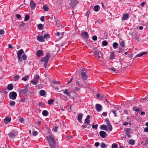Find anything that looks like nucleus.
<instances>
[{"mask_svg":"<svg viewBox=\"0 0 148 148\" xmlns=\"http://www.w3.org/2000/svg\"><path fill=\"white\" fill-rule=\"evenodd\" d=\"M19 92L20 94H25L27 92V90L25 88L24 89L20 90Z\"/></svg>","mask_w":148,"mask_h":148,"instance_id":"a211bd4d","label":"nucleus"},{"mask_svg":"<svg viewBox=\"0 0 148 148\" xmlns=\"http://www.w3.org/2000/svg\"><path fill=\"white\" fill-rule=\"evenodd\" d=\"M50 57V55L49 53H47L45 57L42 58L41 59V61L42 62H44V66L45 68H46L47 66L49 58Z\"/></svg>","mask_w":148,"mask_h":148,"instance_id":"f03ea898","label":"nucleus"},{"mask_svg":"<svg viewBox=\"0 0 148 148\" xmlns=\"http://www.w3.org/2000/svg\"><path fill=\"white\" fill-rule=\"evenodd\" d=\"M10 121V119L9 118H7L4 120V122L6 124H7Z\"/></svg>","mask_w":148,"mask_h":148,"instance_id":"5701e85b","label":"nucleus"},{"mask_svg":"<svg viewBox=\"0 0 148 148\" xmlns=\"http://www.w3.org/2000/svg\"><path fill=\"white\" fill-rule=\"evenodd\" d=\"M16 16V17L18 19H19L21 18V15L19 14H17Z\"/></svg>","mask_w":148,"mask_h":148,"instance_id":"69168bd1","label":"nucleus"},{"mask_svg":"<svg viewBox=\"0 0 148 148\" xmlns=\"http://www.w3.org/2000/svg\"><path fill=\"white\" fill-rule=\"evenodd\" d=\"M118 43L116 42H114L113 44V47L114 49H116L118 47Z\"/></svg>","mask_w":148,"mask_h":148,"instance_id":"7c9ffc66","label":"nucleus"},{"mask_svg":"<svg viewBox=\"0 0 148 148\" xmlns=\"http://www.w3.org/2000/svg\"><path fill=\"white\" fill-rule=\"evenodd\" d=\"M129 16V14H123L121 18L122 20H127Z\"/></svg>","mask_w":148,"mask_h":148,"instance_id":"9b49d317","label":"nucleus"},{"mask_svg":"<svg viewBox=\"0 0 148 148\" xmlns=\"http://www.w3.org/2000/svg\"><path fill=\"white\" fill-rule=\"evenodd\" d=\"M134 140H130L129 143V144H131L132 145H133L134 144Z\"/></svg>","mask_w":148,"mask_h":148,"instance_id":"f704fd0d","label":"nucleus"},{"mask_svg":"<svg viewBox=\"0 0 148 148\" xmlns=\"http://www.w3.org/2000/svg\"><path fill=\"white\" fill-rule=\"evenodd\" d=\"M48 111L46 110H44L42 112V114L44 116H47L48 115Z\"/></svg>","mask_w":148,"mask_h":148,"instance_id":"393cba45","label":"nucleus"},{"mask_svg":"<svg viewBox=\"0 0 148 148\" xmlns=\"http://www.w3.org/2000/svg\"><path fill=\"white\" fill-rule=\"evenodd\" d=\"M81 76L82 78L85 80L86 79L87 77L86 76V72L85 69H82V70Z\"/></svg>","mask_w":148,"mask_h":148,"instance_id":"0eeeda50","label":"nucleus"},{"mask_svg":"<svg viewBox=\"0 0 148 148\" xmlns=\"http://www.w3.org/2000/svg\"><path fill=\"white\" fill-rule=\"evenodd\" d=\"M110 59L111 60H112L114 58V53L113 52H111L110 55Z\"/></svg>","mask_w":148,"mask_h":148,"instance_id":"473e14b6","label":"nucleus"},{"mask_svg":"<svg viewBox=\"0 0 148 148\" xmlns=\"http://www.w3.org/2000/svg\"><path fill=\"white\" fill-rule=\"evenodd\" d=\"M82 116L83 115L81 114H79L78 116L77 120L79 123L82 122Z\"/></svg>","mask_w":148,"mask_h":148,"instance_id":"412c9836","label":"nucleus"},{"mask_svg":"<svg viewBox=\"0 0 148 148\" xmlns=\"http://www.w3.org/2000/svg\"><path fill=\"white\" fill-rule=\"evenodd\" d=\"M131 130L130 128H126L125 129L124 131L126 132V133H129V132L131 131Z\"/></svg>","mask_w":148,"mask_h":148,"instance_id":"37998d69","label":"nucleus"},{"mask_svg":"<svg viewBox=\"0 0 148 148\" xmlns=\"http://www.w3.org/2000/svg\"><path fill=\"white\" fill-rule=\"evenodd\" d=\"M93 53L95 54V55H98V54H99L98 52L96 51H94Z\"/></svg>","mask_w":148,"mask_h":148,"instance_id":"774afa93","label":"nucleus"},{"mask_svg":"<svg viewBox=\"0 0 148 148\" xmlns=\"http://www.w3.org/2000/svg\"><path fill=\"white\" fill-rule=\"evenodd\" d=\"M133 110L134 111H135L137 112L139 111V109L137 108V107L136 106H134L133 107Z\"/></svg>","mask_w":148,"mask_h":148,"instance_id":"e433bc0d","label":"nucleus"},{"mask_svg":"<svg viewBox=\"0 0 148 148\" xmlns=\"http://www.w3.org/2000/svg\"><path fill=\"white\" fill-rule=\"evenodd\" d=\"M104 99L106 101L108 102H109V101H108L107 99H106V97H104V96L102 95L100 97V99Z\"/></svg>","mask_w":148,"mask_h":148,"instance_id":"09e8293b","label":"nucleus"},{"mask_svg":"<svg viewBox=\"0 0 148 148\" xmlns=\"http://www.w3.org/2000/svg\"><path fill=\"white\" fill-rule=\"evenodd\" d=\"M40 20L42 21H44L45 19V17L44 16H42L40 18Z\"/></svg>","mask_w":148,"mask_h":148,"instance_id":"4d7b16f0","label":"nucleus"},{"mask_svg":"<svg viewBox=\"0 0 148 148\" xmlns=\"http://www.w3.org/2000/svg\"><path fill=\"white\" fill-rule=\"evenodd\" d=\"M58 128V127H55L53 128V129L52 130H53V131H55L56 132L57 131Z\"/></svg>","mask_w":148,"mask_h":148,"instance_id":"5fc2aeb1","label":"nucleus"},{"mask_svg":"<svg viewBox=\"0 0 148 148\" xmlns=\"http://www.w3.org/2000/svg\"><path fill=\"white\" fill-rule=\"evenodd\" d=\"M40 77L38 75H35L34 76V79L36 81H38V80L39 79Z\"/></svg>","mask_w":148,"mask_h":148,"instance_id":"cd10ccee","label":"nucleus"},{"mask_svg":"<svg viewBox=\"0 0 148 148\" xmlns=\"http://www.w3.org/2000/svg\"><path fill=\"white\" fill-rule=\"evenodd\" d=\"M47 138L50 147L51 148H55L56 146V143L53 136L51 135H50L48 136Z\"/></svg>","mask_w":148,"mask_h":148,"instance_id":"f257e3e1","label":"nucleus"},{"mask_svg":"<svg viewBox=\"0 0 148 148\" xmlns=\"http://www.w3.org/2000/svg\"><path fill=\"white\" fill-rule=\"evenodd\" d=\"M38 83V81H36L34 79L33 80L31 81V83L32 84H34L35 85H37Z\"/></svg>","mask_w":148,"mask_h":148,"instance_id":"2f4dec72","label":"nucleus"},{"mask_svg":"<svg viewBox=\"0 0 148 148\" xmlns=\"http://www.w3.org/2000/svg\"><path fill=\"white\" fill-rule=\"evenodd\" d=\"M100 128L101 129L106 131L108 130V127L106 125H103L101 126Z\"/></svg>","mask_w":148,"mask_h":148,"instance_id":"aec40b11","label":"nucleus"},{"mask_svg":"<svg viewBox=\"0 0 148 148\" xmlns=\"http://www.w3.org/2000/svg\"><path fill=\"white\" fill-rule=\"evenodd\" d=\"M111 70L114 71V72L116 73V70L115 69L114 67H112L111 69H110Z\"/></svg>","mask_w":148,"mask_h":148,"instance_id":"bf43d9fd","label":"nucleus"},{"mask_svg":"<svg viewBox=\"0 0 148 148\" xmlns=\"http://www.w3.org/2000/svg\"><path fill=\"white\" fill-rule=\"evenodd\" d=\"M24 119L22 118H20L19 119V122L23 123L24 122Z\"/></svg>","mask_w":148,"mask_h":148,"instance_id":"864d4df0","label":"nucleus"},{"mask_svg":"<svg viewBox=\"0 0 148 148\" xmlns=\"http://www.w3.org/2000/svg\"><path fill=\"white\" fill-rule=\"evenodd\" d=\"M125 42L123 40H122L120 42V45L122 48H123L125 47Z\"/></svg>","mask_w":148,"mask_h":148,"instance_id":"4be33fe9","label":"nucleus"},{"mask_svg":"<svg viewBox=\"0 0 148 148\" xmlns=\"http://www.w3.org/2000/svg\"><path fill=\"white\" fill-rule=\"evenodd\" d=\"M119 109L116 108L112 110V112L114 114L115 116H117L118 114H119V111H118Z\"/></svg>","mask_w":148,"mask_h":148,"instance_id":"1a4fd4ad","label":"nucleus"},{"mask_svg":"<svg viewBox=\"0 0 148 148\" xmlns=\"http://www.w3.org/2000/svg\"><path fill=\"white\" fill-rule=\"evenodd\" d=\"M10 104L11 106H14L15 105V102L14 101H11L10 102Z\"/></svg>","mask_w":148,"mask_h":148,"instance_id":"79ce46f5","label":"nucleus"},{"mask_svg":"<svg viewBox=\"0 0 148 148\" xmlns=\"http://www.w3.org/2000/svg\"><path fill=\"white\" fill-rule=\"evenodd\" d=\"M23 53V51L22 49H21L20 50L18 51L17 58L18 59H20V58L21 55Z\"/></svg>","mask_w":148,"mask_h":148,"instance_id":"9d476101","label":"nucleus"},{"mask_svg":"<svg viewBox=\"0 0 148 148\" xmlns=\"http://www.w3.org/2000/svg\"><path fill=\"white\" fill-rule=\"evenodd\" d=\"M33 135L34 136H36L38 134V133L36 131H34L32 133Z\"/></svg>","mask_w":148,"mask_h":148,"instance_id":"3c124183","label":"nucleus"},{"mask_svg":"<svg viewBox=\"0 0 148 148\" xmlns=\"http://www.w3.org/2000/svg\"><path fill=\"white\" fill-rule=\"evenodd\" d=\"M99 6L98 5H95L94 7V10L96 12H97L99 8Z\"/></svg>","mask_w":148,"mask_h":148,"instance_id":"c756f323","label":"nucleus"},{"mask_svg":"<svg viewBox=\"0 0 148 148\" xmlns=\"http://www.w3.org/2000/svg\"><path fill=\"white\" fill-rule=\"evenodd\" d=\"M38 27L39 29L41 30L43 29V26L42 24L40 23L38 25Z\"/></svg>","mask_w":148,"mask_h":148,"instance_id":"72a5a7b5","label":"nucleus"},{"mask_svg":"<svg viewBox=\"0 0 148 148\" xmlns=\"http://www.w3.org/2000/svg\"><path fill=\"white\" fill-rule=\"evenodd\" d=\"M100 146L102 148H105L106 147V144L103 143H101Z\"/></svg>","mask_w":148,"mask_h":148,"instance_id":"ea45409f","label":"nucleus"},{"mask_svg":"<svg viewBox=\"0 0 148 148\" xmlns=\"http://www.w3.org/2000/svg\"><path fill=\"white\" fill-rule=\"evenodd\" d=\"M29 76L26 75L22 77V80L25 81H26L28 79H29Z\"/></svg>","mask_w":148,"mask_h":148,"instance_id":"b1692460","label":"nucleus"},{"mask_svg":"<svg viewBox=\"0 0 148 148\" xmlns=\"http://www.w3.org/2000/svg\"><path fill=\"white\" fill-rule=\"evenodd\" d=\"M147 53V52H143V53H139V54H137L136 56H137V57H140V56H143V55H145Z\"/></svg>","mask_w":148,"mask_h":148,"instance_id":"bb28decb","label":"nucleus"},{"mask_svg":"<svg viewBox=\"0 0 148 148\" xmlns=\"http://www.w3.org/2000/svg\"><path fill=\"white\" fill-rule=\"evenodd\" d=\"M4 31L2 29H0V34L2 35L4 34Z\"/></svg>","mask_w":148,"mask_h":148,"instance_id":"0e129e2a","label":"nucleus"},{"mask_svg":"<svg viewBox=\"0 0 148 148\" xmlns=\"http://www.w3.org/2000/svg\"><path fill=\"white\" fill-rule=\"evenodd\" d=\"M144 132H148V127H145L144 130Z\"/></svg>","mask_w":148,"mask_h":148,"instance_id":"052dcab7","label":"nucleus"},{"mask_svg":"<svg viewBox=\"0 0 148 148\" xmlns=\"http://www.w3.org/2000/svg\"><path fill=\"white\" fill-rule=\"evenodd\" d=\"M23 60H26L27 58V56L25 55H23L22 56Z\"/></svg>","mask_w":148,"mask_h":148,"instance_id":"a18cd8bd","label":"nucleus"},{"mask_svg":"<svg viewBox=\"0 0 148 148\" xmlns=\"http://www.w3.org/2000/svg\"><path fill=\"white\" fill-rule=\"evenodd\" d=\"M63 93L68 96H70L71 93L69 92V89H65L63 91Z\"/></svg>","mask_w":148,"mask_h":148,"instance_id":"f3484780","label":"nucleus"},{"mask_svg":"<svg viewBox=\"0 0 148 148\" xmlns=\"http://www.w3.org/2000/svg\"><path fill=\"white\" fill-rule=\"evenodd\" d=\"M92 38L94 40H97V37L96 36H92Z\"/></svg>","mask_w":148,"mask_h":148,"instance_id":"603ef678","label":"nucleus"},{"mask_svg":"<svg viewBox=\"0 0 148 148\" xmlns=\"http://www.w3.org/2000/svg\"><path fill=\"white\" fill-rule=\"evenodd\" d=\"M99 143L98 142H96L95 144V145L96 147H98L99 145Z\"/></svg>","mask_w":148,"mask_h":148,"instance_id":"e2e57ef3","label":"nucleus"},{"mask_svg":"<svg viewBox=\"0 0 148 148\" xmlns=\"http://www.w3.org/2000/svg\"><path fill=\"white\" fill-rule=\"evenodd\" d=\"M54 101L53 99H51L49 100L48 101V104H51Z\"/></svg>","mask_w":148,"mask_h":148,"instance_id":"8fccbe9b","label":"nucleus"},{"mask_svg":"<svg viewBox=\"0 0 148 148\" xmlns=\"http://www.w3.org/2000/svg\"><path fill=\"white\" fill-rule=\"evenodd\" d=\"M45 94V92L43 90H41L40 91V94L41 96H44Z\"/></svg>","mask_w":148,"mask_h":148,"instance_id":"c85d7f7f","label":"nucleus"},{"mask_svg":"<svg viewBox=\"0 0 148 148\" xmlns=\"http://www.w3.org/2000/svg\"><path fill=\"white\" fill-rule=\"evenodd\" d=\"M30 4L32 9H33L35 8L36 6V4L34 3L33 0H31L30 1Z\"/></svg>","mask_w":148,"mask_h":148,"instance_id":"dca6fc26","label":"nucleus"},{"mask_svg":"<svg viewBox=\"0 0 148 148\" xmlns=\"http://www.w3.org/2000/svg\"><path fill=\"white\" fill-rule=\"evenodd\" d=\"M99 133L100 136L102 138H104L107 136L106 133L103 131H100Z\"/></svg>","mask_w":148,"mask_h":148,"instance_id":"ddd939ff","label":"nucleus"},{"mask_svg":"<svg viewBox=\"0 0 148 148\" xmlns=\"http://www.w3.org/2000/svg\"><path fill=\"white\" fill-rule=\"evenodd\" d=\"M37 39L38 41L41 42H43L45 40V39L43 36H37Z\"/></svg>","mask_w":148,"mask_h":148,"instance_id":"4468645a","label":"nucleus"},{"mask_svg":"<svg viewBox=\"0 0 148 148\" xmlns=\"http://www.w3.org/2000/svg\"><path fill=\"white\" fill-rule=\"evenodd\" d=\"M109 130V131H111L112 129V127L110 123H109V124L108 125Z\"/></svg>","mask_w":148,"mask_h":148,"instance_id":"4c0bfd02","label":"nucleus"},{"mask_svg":"<svg viewBox=\"0 0 148 148\" xmlns=\"http://www.w3.org/2000/svg\"><path fill=\"white\" fill-rule=\"evenodd\" d=\"M125 134L128 136L129 138H131V136L130 134L129 133H127Z\"/></svg>","mask_w":148,"mask_h":148,"instance_id":"680f3d73","label":"nucleus"},{"mask_svg":"<svg viewBox=\"0 0 148 148\" xmlns=\"http://www.w3.org/2000/svg\"><path fill=\"white\" fill-rule=\"evenodd\" d=\"M79 88H78L76 87H74L73 88L74 91H75L79 90Z\"/></svg>","mask_w":148,"mask_h":148,"instance_id":"6e6d98bb","label":"nucleus"},{"mask_svg":"<svg viewBox=\"0 0 148 148\" xmlns=\"http://www.w3.org/2000/svg\"><path fill=\"white\" fill-rule=\"evenodd\" d=\"M20 78V76L19 75H15L14 77V80L16 82Z\"/></svg>","mask_w":148,"mask_h":148,"instance_id":"a878e982","label":"nucleus"},{"mask_svg":"<svg viewBox=\"0 0 148 148\" xmlns=\"http://www.w3.org/2000/svg\"><path fill=\"white\" fill-rule=\"evenodd\" d=\"M108 44V42L106 40L103 41L102 42V45L104 46H107Z\"/></svg>","mask_w":148,"mask_h":148,"instance_id":"58836bf2","label":"nucleus"},{"mask_svg":"<svg viewBox=\"0 0 148 148\" xmlns=\"http://www.w3.org/2000/svg\"><path fill=\"white\" fill-rule=\"evenodd\" d=\"M29 16L28 15H26L25 18V20L26 21H27L29 19Z\"/></svg>","mask_w":148,"mask_h":148,"instance_id":"49530a36","label":"nucleus"},{"mask_svg":"<svg viewBox=\"0 0 148 148\" xmlns=\"http://www.w3.org/2000/svg\"><path fill=\"white\" fill-rule=\"evenodd\" d=\"M13 85L12 84H9L7 86V89L9 90H11L13 88Z\"/></svg>","mask_w":148,"mask_h":148,"instance_id":"6ab92c4d","label":"nucleus"},{"mask_svg":"<svg viewBox=\"0 0 148 148\" xmlns=\"http://www.w3.org/2000/svg\"><path fill=\"white\" fill-rule=\"evenodd\" d=\"M98 127L97 124H96L95 125H92V128H93L97 129Z\"/></svg>","mask_w":148,"mask_h":148,"instance_id":"13d9d810","label":"nucleus"},{"mask_svg":"<svg viewBox=\"0 0 148 148\" xmlns=\"http://www.w3.org/2000/svg\"><path fill=\"white\" fill-rule=\"evenodd\" d=\"M81 36L82 38L85 39H88L89 36L88 32H86L82 31L81 33Z\"/></svg>","mask_w":148,"mask_h":148,"instance_id":"39448f33","label":"nucleus"},{"mask_svg":"<svg viewBox=\"0 0 148 148\" xmlns=\"http://www.w3.org/2000/svg\"><path fill=\"white\" fill-rule=\"evenodd\" d=\"M95 107L96 110L98 112H100L102 110V106L99 104H96Z\"/></svg>","mask_w":148,"mask_h":148,"instance_id":"6e6552de","label":"nucleus"},{"mask_svg":"<svg viewBox=\"0 0 148 148\" xmlns=\"http://www.w3.org/2000/svg\"><path fill=\"white\" fill-rule=\"evenodd\" d=\"M52 82L54 84H59L60 83V81H56L55 80L53 79L52 81Z\"/></svg>","mask_w":148,"mask_h":148,"instance_id":"de8ad7c7","label":"nucleus"},{"mask_svg":"<svg viewBox=\"0 0 148 148\" xmlns=\"http://www.w3.org/2000/svg\"><path fill=\"white\" fill-rule=\"evenodd\" d=\"M43 53L42 51L41 50H38L37 52V55L38 57L42 56Z\"/></svg>","mask_w":148,"mask_h":148,"instance_id":"2eb2a0df","label":"nucleus"},{"mask_svg":"<svg viewBox=\"0 0 148 148\" xmlns=\"http://www.w3.org/2000/svg\"><path fill=\"white\" fill-rule=\"evenodd\" d=\"M17 134V132L15 131H13L12 132H11L8 134V136L9 137L11 138H14L16 136Z\"/></svg>","mask_w":148,"mask_h":148,"instance_id":"20e7f679","label":"nucleus"},{"mask_svg":"<svg viewBox=\"0 0 148 148\" xmlns=\"http://www.w3.org/2000/svg\"><path fill=\"white\" fill-rule=\"evenodd\" d=\"M78 2L77 0H72L71 2L69 3L70 7L72 8H74Z\"/></svg>","mask_w":148,"mask_h":148,"instance_id":"423d86ee","label":"nucleus"},{"mask_svg":"<svg viewBox=\"0 0 148 148\" xmlns=\"http://www.w3.org/2000/svg\"><path fill=\"white\" fill-rule=\"evenodd\" d=\"M117 147V145L116 143H113L112 145V148H116Z\"/></svg>","mask_w":148,"mask_h":148,"instance_id":"a19ab883","label":"nucleus"},{"mask_svg":"<svg viewBox=\"0 0 148 148\" xmlns=\"http://www.w3.org/2000/svg\"><path fill=\"white\" fill-rule=\"evenodd\" d=\"M43 9L45 11H47L49 9V8L46 5H44L43 6Z\"/></svg>","mask_w":148,"mask_h":148,"instance_id":"c9c22d12","label":"nucleus"},{"mask_svg":"<svg viewBox=\"0 0 148 148\" xmlns=\"http://www.w3.org/2000/svg\"><path fill=\"white\" fill-rule=\"evenodd\" d=\"M17 96L16 93L14 92H11L9 94V97L10 98L13 100L16 99Z\"/></svg>","mask_w":148,"mask_h":148,"instance_id":"7ed1b4c3","label":"nucleus"},{"mask_svg":"<svg viewBox=\"0 0 148 148\" xmlns=\"http://www.w3.org/2000/svg\"><path fill=\"white\" fill-rule=\"evenodd\" d=\"M90 115H87L86 118L85 119L84 123L86 124V125H88L90 123Z\"/></svg>","mask_w":148,"mask_h":148,"instance_id":"f8f14e48","label":"nucleus"},{"mask_svg":"<svg viewBox=\"0 0 148 148\" xmlns=\"http://www.w3.org/2000/svg\"><path fill=\"white\" fill-rule=\"evenodd\" d=\"M44 39H47L49 37V34H45L43 36Z\"/></svg>","mask_w":148,"mask_h":148,"instance_id":"c03bdc74","label":"nucleus"},{"mask_svg":"<svg viewBox=\"0 0 148 148\" xmlns=\"http://www.w3.org/2000/svg\"><path fill=\"white\" fill-rule=\"evenodd\" d=\"M18 59V63H19L21 64L22 62L23 61L21 60V57H20V59Z\"/></svg>","mask_w":148,"mask_h":148,"instance_id":"338daca9","label":"nucleus"}]
</instances>
